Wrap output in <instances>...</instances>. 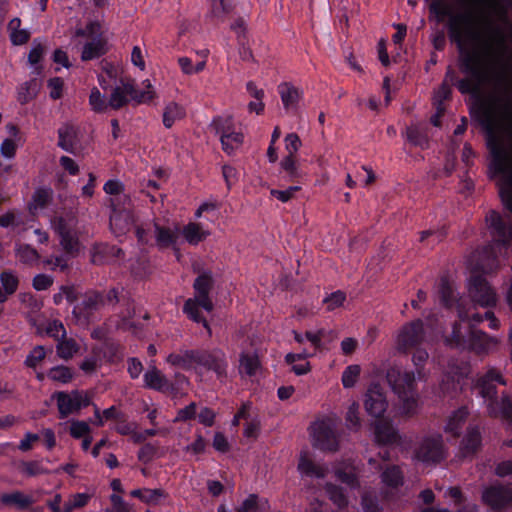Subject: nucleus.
<instances>
[{"label":"nucleus","mask_w":512,"mask_h":512,"mask_svg":"<svg viewBox=\"0 0 512 512\" xmlns=\"http://www.w3.org/2000/svg\"><path fill=\"white\" fill-rule=\"evenodd\" d=\"M195 364L214 371L219 378L226 376L227 363L225 354L220 349H196Z\"/></svg>","instance_id":"9b49d317"},{"label":"nucleus","mask_w":512,"mask_h":512,"mask_svg":"<svg viewBox=\"0 0 512 512\" xmlns=\"http://www.w3.org/2000/svg\"><path fill=\"white\" fill-rule=\"evenodd\" d=\"M90 427L85 421H72L70 425V434L74 438H83L82 448H88L92 442L90 436Z\"/></svg>","instance_id":"72a5a7b5"},{"label":"nucleus","mask_w":512,"mask_h":512,"mask_svg":"<svg viewBox=\"0 0 512 512\" xmlns=\"http://www.w3.org/2000/svg\"><path fill=\"white\" fill-rule=\"evenodd\" d=\"M424 340V323L421 319H415L400 328L396 338V349L399 352L407 353L420 346Z\"/></svg>","instance_id":"0eeeda50"},{"label":"nucleus","mask_w":512,"mask_h":512,"mask_svg":"<svg viewBox=\"0 0 512 512\" xmlns=\"http://www.w3.org/2000/svg\"><path fill=\"white\" fill-rule=\"evenodd\" d=\"M77 128L72 124L66 123L58 130V146L68 152H73L77 143Z\"/></svg>","instance_id":"4be33fe9"},{"label":"nucleus","mask_w":512,"mask_h":512,"mask_svg":"<svg viewBox=\"0 0 512 512\" xmlns=\"http://www.w3.org/2000/svg\"><path fill=\"white\" fill-rule=\"evenodd\" d=\"M0 281L2 284V289L6 291L7 294H13L18 288V278L10 271H3L0 275Z\"/></svg>","instance_id":"5fc2aeb1"},{"label":"nucleus","mask_w":512,"mask_h":512,"mask_svg":"<svg viewBox=\"0 0 512 512\" xmlns=\"http://www.w3.org/2000/svg\"><path fill=\"white\" fill-rule=\"evenodd\" d=\"M440 389L444 395L454 396L459 389V384L453 376L446 375L442 379Z\"/></svg>","instance_id":"774afa93"},{"label":"nucleus","mask_w":512,"mask_h":512,"mask_svg":"<svg viewBox=\"0 0 512 512\" xmlns=\"http://www.w3.org/2000/svg\"><path fill=\"white\" fill-rule=\"evenodd\" d=\"M346 300V294L342 291H336L324 299V303L327 305V309L332 311L338 307H341Z\"/></svg>","instance_id":"69168bd1"},{"label":"nucleus","mask_w":512,"mask_h":512,"mask_svg":"<svg viewBox=\"0 0 512 512\" xmlns=\"http://www.w3.org/2000/svg\"><path fill=\"white\" fill-rule=\"evenodd\" d=\"M110 501L112 504L111 512H135L133 506L125 502L123 498L116 493L110 496Z\"/></svg>","instance_id":"338daca9"},{"label":"nucleus","mask_w":512,"mask_h":512,"mask_svg":"<svg viewBox=\"0 0 512 512\" xmlns=\"http://www.w3.org/2000/svg\"><path fill=\"white\" fill-rule=\"evenodd\" d=\"M264 505H268L267 499L262 500L257 494H250L236 509V512H258Z\"/></svg>","instance_id":"a18cd8bd"},{"label":"nucleus","mask_w":512,"mask_h":512,"mask_svg":"<svg viewBox=\"0 0 512 512\" xmlns=\"http://www.w3.org/2000/svg\"><path fill=\"white\" fill-rule=\"evenodd\" d=\"M130 272L133 277L142 280L153 274L154 266L148 257L141 255L131 264Z\"/></svg>","instance_id":"cd10ccee"},{"label":"nucleus","mask_w":512,"mask_h":512,"mask_svg":"<svg viewBox=\"0 0 512 512\" xmlns=\"http://www.w3.org/2000/svg\"><path fill=\"white\" fill-rule=\"evenodd\" d=\"M359 408H360V406L357 402H353L348 407V410H347L346 416H345V420H346L347 427L350 429L357 430L361 426V421H360V417H359Z\"/></svg>","instance_id":"603ef678"},{"label":"nucleus","mask_w":512,"mask_h":512,"mask_svg":"<svg viewBox=\"0 0 512 512\" xmlns=\"http://www.w3.org/2000/svg\"><path fill=\"white\" fill-rule=\"evenodd\" d=\"M489 152L491 163L489 168L494 174H501L499 196L508 214L502 216L496 210H489L485 223L493 240L504 246L512 243V148L501 144L496 136L490 133Z\"/></svg>","instance_id":"f03ea898"},{"label":"nucleus","mask_w":512,"mask_h":512,"mask_svg":"<svg viewBox=\"0 0 512 512\" xmlns=\"http://www.w3.org/2000/svg\"><path fill=\"white\" fill-rule=\"evenodd\" d=\"M361 505L364 512H382L377 497L370 494H364L361 498Z\"/></svg>","instance_id":"0e129e2a"},{"label":"nucleus","mask_w":512,"mask_h":512,"mask_svg":"<svg viewBox=\"0 0 512 512\" xmlns=\"http://www.w3.org/2000/svg\"><path fill=\"white\" fill-rule=\"evenodd\" d=\"M48 463V461L45 462L44 460L21 461L18 465V470L28 477L49 474L51 469L48 467Z\"/></svg>","instance_id":"5701e85b"},{"label":"nucleus","mask_w":512,"mask_h":512,"mask_svg":"<svg viewBox=\"0 0 512 512\" xmlns=\"http://www.w3.org/2000/svg\"><path fill=\"white\" fill-rule=\"evenodd\" d=\"M200 307V300L189 298L184 303L183 311L192 321L201 323L203 327L207 330L208 335L211 336V328L207 320L201 315V312L199 310Z\"/></svg>","instance_id":"b1692460"},{"label":"nucleus","mask_w":512,"mask_h":512,"mask_svg":"<svg viewBox=\"0 0 512 512\" xmlns=\"http://www.w3.org/2000/svg\"><path fill=\"white\" fill-rule=\"evenodd\" d=\"M0 500L5 505H15L21 510L28 509L35 502L33 497L25 495L21 491L2 494Z\"/></svg>","instance_id":"393cba45"},{"label":"nucleus","mask_w":512,"mask_h":512,"mask_svg":"<svg viewBox=\"0 0 512 512\" xmlns=\"http://www.w3.org/2000/svg\"><path fill=\"white\" fill-rule=\"evenodd\" d=\"M438 295L441 304L447 308H455L458 317L461 321L467 320L468 310L466 309V303L462 300L456 291V287L453 281L448 276H442L438 284Z\"/></svg>","instance_id":"1a4fd4ad"},{"label":"nucleus","mask_w":512,"mask_h":512,"mask_svg":"<svg viewBox=\"0 0 512 512\" xmlns=\"http://www.w3.org/2000/svg\"><path fill=\"white\" fill-rule=\"evenodd\" d=\"M467 291L473 308L476 306L493 308L497 304L498 297L495 289L489 284L486 278L479 273H473L470 276Z\"/></svg>","instance_id":"39448f33"},{"label":"nucleus","mask_w":512,"mask_h":512,"mask_svg":"<svg viewBox=\"0 0 512 512\" xmlns=\"http://www.w3.org/2000/svg\"><path fill=\"white\" fill-rule=\"evenodd\" d=\"M281 168L287 172L291 179L300 177L295 156L287 155L280 163Z\"/></svg>","instance_id":"bf43d9fd"},{"label":"nucleus","mask_w":512,"mask_h":512,"mask_svg":"<svg viewBox=\"0 0 512 512\" xmlns=\"http://www.w3.org/2000/svg\"><path fill=\"white\" fill-rule=\"evenodd\" d=\"M186 115L185 109L176 102L169 103L163 112V125L171 128L176 120L183 119Z\"/></svg>","instance_id":"2f4dec72"},{"label":"nucleus","mask_w":512,"mask_h":512,"mask_svg":"<svg viewBox=\"0 0 512 512\" xmlns=\"http://www.w3.org/2000/svg\"><path fill=\"white\" fill-rule=\"evenodd\" d=\"M375 437L381 445H405L406 442L398 431L387 421L381 420L375 424Z\"/></svg>","instance_id":"dca6fc26"},{"label":"nucleus","mask_w":512,"mask_h":512,"mask_svg":"<svg viewBox=\"0 0 512 512\" xmlns=\"http://www.w3.org/2000/svg\"><path fill=\"white\" fill-rule=\"evenodd\" d=\"M57 405L61 418L68 416L73 411L78 410L77 408V397H80V391H73L71 394L65 392H57Z\"/></svg>","instance_id":"412c9836"},{"label":"nucleus","mask_w":512,"mask_h":512,"mask_svg":"<svg viewBox=\"0 0 512 512\" xmlns=\"http://www.w3.org/2000/svg\"><path fill=\"white\" fill-rule=\"evenodd\" d=\"M386 380L401 403V413L408 417L412 416L416 412L418 403L414 372L390 367L386 372Z\"/></svg>","instance_id":"7ed1b4c3"},{"label":"nucleus","mask_w":512,"mask_h":512,"mask_svg":"<svg viewBox=\"0 0 512 512\" xmlns=\"http://www.w3.org/2000/svg\"><path fill=\"white\" fill-rule=\"evenodd\" d=\"M124 91L125 96L129 95L132 99L136 100L138 103L147 102L155 98L156 93L152 90V84L149 80L146 81V91L138 92L134 85L130 82L123 83V87H121Z\"/></svg>","instance_id":"c85d7f7f"},{"label":"nucleus","mask_w":512,"mask_h":512,"mask_svg":"<svg viewBox=\"0 0 512 512\" xmlns=\"http://www.w3.org/2000/svg\"><path fill=\"white\" fill-rule=\"evenodd\" d=\"M135 316V308L131 306L130 301H128V307L126 313L121 316V319L117 322L116 328L123 331H131L134 334H137L138 331L141 330L139 324L130 321L131 318Z\"/></svg>","instance_id":"ea45409f"},{"label":"nucleus","mask_w":512,"mask_h":512,"mask_svg":"<svg viewBox=\"0 0 512 512\" xmlns=\"http://www.w3.org/2000/svg\"><path fill=\"white\" fill-rule=\"evenodd\" d=\"M128 103V99L126 98L124 91L121 87H116L113 89L109 101L108 107L112 109L118 110L125 106Z\"/></svg>","instance_id":"13d9d810"},{"label":"nucleus","mask_w":512,"mask_h":512,"mask_svg":"<svg viewBox=\"0 0 512 512\" xmlns=\"http://www.w3.org/2000/svg\"><path fill=\"white\" fill-rule=\"evenodd\" d=\"M48 377L53 381L68 383L72 380L73 373L69 367L57 366L50 369Z\"/></svg>","instance_id":"8fccbe9b"},{"label":"nucleus","mask_w":512,"mask_h":512,"mask_svg":"<svg viewBox=\"0 0 512 512\" xmlns=\"http://www.w3.org/2000/svg\"><path fill=\"white\" fill-rule=\"evenodd\" d=\"M46 352L44 346L38 345L34 347L31 353L25 360V365L30 368H35L45 358Z\"/></svg>","instance_id":"680f3d73"},{"label":"nucleus","mask_w":512,"mask_h":512,"mask_svg":"<svg viewBox=\"0 0 512 512\" xmlns=\"http://www.w3.org/2000/svg\"><path fill=\"white\" fill-rule=\"evenodd\" d=\"M364 406L367 413L380 418L388 408V401L384 388L379 383H372L365 394Z\"/></svg>","instance_id":"f8f14e48"},{"label":"nucleus","mask_w":512,"mask_h":512,"mask_svg":"<svg viewBox=\"0 0 512 512\" xmlns=\"http://www.w3.org/2000/svg\"><path fill=\"white\" fill-rule=\"evenodd\" d=\"M21 20L14 18L9 22L8 28L10 30V38L14 45H22L30 39V32L26 29H21Z\"/></svg>","instance_id":"c9c22d12"},{"label":"nucleus","mask_w":512,"mask_h":512,"mask_svg":"<svg viewBox=\"0 0 512 512\" xmlns=\"http://www.w3.org/2000/svg\"><path fill=\"white\" fill-rule=\"evenodd\" d=\"M430 10L440 17L450 16L449 35L460 50L459 68L469 76L457 81L459 91L477 93L485 84L494 87L495 94L484 110L487 147L492 133L503 146L512 148V76L503 63L504 31L487 17L477 19L472 10L451 14L435 2Z\"/></svg>","instance_id":"f257e3e1"},{"label":"nucleus","mask_w":512,"mask_h":512,"mask_svg":"<svg viewBox=\"0 0 512 512\" xmlns=\"http://www.w3.org/2000/svg\"><path fill=\"white\" fill-rule=\"evenodd\" d=\"M105 41L102 39L92 40L85 44L81 59L82 61H89L94 58H98L105 54Z\"/></svg>","instance_id":"e433bc0d"},{"label":"nucleus","mask_w":512,"mask_h":512,"mask_svg":"<svg viewBox=\"0 0 512 512\" xmlns=\"http://www.w3.org/2000/svg\"><path fill=\"white\" fill-rule=\"evenodd\" d=\"M60 244L67 254L75 256L79 252L80 243L73 232L61 236Z\"/></svg>","instance_id":"de8ad7c7"},{"label":"nucleus","mask_w":512,"mask_h":512,"mask_svg":"<svg viewBox=\"0 0 512 512\" xmlns=\"http://www.w3.org/2000/svg\"><path fill=\"white\" fill-rule=\"evenodd\" d=\"M326 492L329 496V499L340 509H344L348 506L349 501L348 497L341 486L327 483L326 484Z\"/></svg>","instance_id":"58836bf2"},{"label":"nucleus","mask_w":512,"mask_h":512,"mask_svg":"<svg viewBox=\"0 0 512 512\" xmlns=\"http://www.w3.org/2000/svg\"><path fill=\"white\" fill-rule=\"evenodd\" d=\"M444 441L441 434L436 432L428 433L424 436L420 448H443Z\"/></svg>","instance_id":"e2e57ef3"},{"label":"nucleus","mask_w":512,"mask_h":512,"mask_svg":"<svg viewBox=\"0 0 512 512\" xmlns=\"http://www.w3.org/2000/svg\"><path fill=\"white\" fill-rule=\"evenodd\" d=\"M240 371H244L247 375H255L257 369L260 367V360L257 354L241 353L240 354Z\"/></svg>","instance_id":"a19ab883"},{"label":"nucleus","mask_w":512,"mask_h":512,"mask_svg":"<svg viewBox=\"0 0 512 512\" xmlns=\"http://www.w3.org/2000/svg\"><path fill=\"white\" fill-rule=\"evenodd\" d=\"M381 480L387 487L397 489L404 484V475L399 466L391 465L382 472Z\"/></svg>","instance_id":"a878e982"},{"label":"nucleus","mask_w":512,"mask_h":512,"mask_svg":"<svg viewBox=\"0 0 512 512\" xmlns=\"http://www.w3.org/2000/svg\"><path fill=\"white\" fill-rule=\"evenodd\" d=\"M482 501L494 511H501L512 504V487L490 485L482 493Z\"/></svg>","instance_id":"9d476101"},{"label":"nucleus","mask_w":512,"mask_h":512,"mask_svg":"<svg viewBox=\"0 0 512 512\" xmlns=\"http://www.w3.org/2000/svg\"><path fill=\"white\" fill-rule=\"evenodd\" d=\"M298 470L301 474L308 477H315L318 479L325 478L327 474V469L321 465L314 463L311 459L308 458L307 450H302L299 463Z\"/></svg>","instance_id":"6ab92c4d"},{"label":"nucleus","mask_w":512,"mask_h":512,"mask_svg":"<svg viewBox=\"0 0 512 512\" xmlns=\"http://www.w3.org/2000/svg\"><path fill=\"white\" fill-rule=\"evenodd\" d=\"M216 134L220 135L222 149L231 154L243 143V134L234 131L232 116L215 118L211 124Z\"/></svg>","instance_id":"6e6552de"},{"label":"nucleus","mask_w":512,"mask_h":512,"mask_svg":"<svg viewBox=\"0 0 512 512\" xmlns=\"http://www.w3.org/2000/svg\"><path fill=\"white\" fill-rule=\"evenodd\" d=\"M102 302L103 299L100 293L91 292L86 294L83 301L74 307L73 317L78 323L88 324L90 316L98 310Z\"/></svg>","instance_id":"2eb2a0df"},{"label":"nucleus","mask_w":512,"mask_h":512,"mask_svg":"<svg viewBox=\"0 0 512 512\" xmlns=\"http://www.w3.org/2000/svg\"><path fill=\"white\" fill-rule=\"evenodd\" d=\"M110 202V228L116 236L125 235L135 224L130 198L124 195L111 199Z\"/></svg>","instance_id":"20e7f679"},{"label":"nucleus","mask_w":512,"mask_h":512,"mask_svg":"<svg viewBox=\"0 0 512 512\" xmlns=\"http://www.w3.org/2000/svg\"><path fill=\"white\" fill-rule=\"evenodd\" d=\"M213 286L214 280L210 272L200 274L193 284L195 290L194 299L200 300L201 307L208 312H211L214 308L213 302L209 296Z\"/></svg>","instance_id":"4468645a"},{"label":"nucleus","mask_w":512,"mask_h":512,"mask_svg":"<svg viewBox=\"0 0 512 512\" xmlns=\"http://www.w3.org/2000/svg\"><path fill=\"white\" fill-rule=\"evenodd\" d=\"M57 354L60 358L64 360H68L73 357L75 353L79 350V345L77 342L69 338H61V341L57 344Z\"/></svg>","instance_id":"37998d69"},{"label":"nucleus","mask_w":512,"mask_h":512,"mask_svg":"<svg viewBox=\"0 0 512 512\" xmlns=\"http://www.w3.org/2000/svg\"><path fill=\"white\" fill-rule=\"evenodd\" d=\"M134 498L141 500L146 504H156L158 500L165 495L162 489H134L130 492Z\"/></svg>","instance_id":"4c0bfd02"},{"label":"nucleus","mask_w":512,"mask_h":512,"mask_svg":"<svg viewBox=\"0 0 512 512\" xmlns=\"http://www.w3.org/2000/svg\"><path fill=\"white\" fill-rule=\"evenodd\" d=\"M40 81L37 78H33L25 82L18 92V100L21 104H26L34 99L40 90Z\"/></svg>","instance_id":"f704fd0d"},{"label":"nucleus","mask_w":512,"mask_h":512,"mask_svg":"<svg viewBox=\"0 0 512 512\" xmlns=\"http://www.w3.org/2000/svg\"><path fill=\"white\" fill-rule=\"evenodd\" d=\"M407 140L414 146L426 149L429 146V139L426 133L417 126H409L406 129Z\"/></svg>","instance_id":"79ce46f5"},{"label":"nucleus","mask_w":512,"mask_h":512,"mask_svg":"<svg viewBox=\"0 0 512 512\" xmlns=\"http://www.w3.org/2000/svg\"><path fill=\"white\" fill-rule=\"evenodd\" d=\"M481 439L482 437L479 427H468L467 433L463 439V448H478L481 445Z\"/></svg>","instance_id":"3c124183"},{"label":"nucleus","mask_w":512,"mask_h":512,"mask_svg":"<svg viewBox=\"0 0 512 512\" xmlns=\"http://www.w3.org/2000/svg\"><path fill=\"white\" fill-rule=\"evenodd\" d=\"M144 380L146 386L151 389L162 392L174 390V385L170 383L155 366L150 367V369L144 374Z\"/></svg>","instance_id":"a211bd4d"},{"label":"nucleus","mask_w":512,"mask_h":512,"mask_svg":"<svg viewBox=\"0 0 512 512\" xmlns=\"http://www.w3.org/2000/svg\"><path fill=\"white\" fill-rule=\"evenodd\" d=\"M494 381L505 384V381L501 375V373L495 369H489L485 375L481 376L475 385V389L478 390V393L489 402L497 400V387L493 383Z\"/></svg>","instance_id":"ddd939ff"},{"label":"nucleus","mask_w":512,"mask_h":512,"mask_svg":"<svg viewBox=\"0 0 512 512\" xmlns=\"http://www.w3.org/2000/svg\"><path fill=\"white\" fill-rule=\"evenodd\" d=\"M183 235L190 244H197L206 238L208 232L203 231L197 223H189L184 227Z\"/></svg>","instance_id":"c03bdc74"},{"label":"nucleus","mask_w":512,"mask_h":512,"mask_svg":"<svg viewBox=\"0 0 512 512\" xmlns=\"http://www.w3.org/2000/svg\"><path fill=\"white\" fill-rule=\"evenodd\" d=\"M444 342L450 348H460L463 349L466 347V340L461 333V324L458 322H454L452 327V332L450 335L444 338Z\"/></svg>","instance_id":"49530a36"},{"label":"nucleus","mask_w":512,"mask_h":512,"mask_svg":"<svg viewBox=\"0 0 512 512\" xmlns=\"http://www.w3.org/2000/svg\"><path fill=\"white\" fill-rule=\"evenodd\" d=\"M196 350H185L178 354L172 353L167 357V362L173 366L189 370L195 364Z\"/></svg>","instance_id":"7c9ffc66"},{"label":"nucleus","mask_w":512,"mask_h":512,"mask_svg":"<svg viewBox=\"0 0 512 512\" xmlns=\"http://www.w3.org/2000/svg\"><path fill=\"white\" fill-rule=\"evenodd\" d=\"M468 415V412L465 408L459 409L455 414L450 418L449 423L446 427V433H451L453 437L459 436V425L463 422Z\"/></svg>","instance_id":"09e8293b"},{"label":"nucleus","mask_w":512,"mask_h":512,"mask_svg":"<svg viewBox=\"0 0 512 512\" xmlns=\"http://www.w3.org/2000/svg\"><path fill=\"white\" fill-rule=\"evenodd\" d=\"M156 244L160 249L174 245L178 239V234L168 227L160 226L154 223Z\"/></svg>","instance_id":"c756f323"},{"label":"nucleus","mask_w":512,"mask_h":512,"mask_svg":"<svg viewBox=\"0 0 512 512\" xmlns=\"http://www.w3.org/2000/svg\"><path fill=\"white\" fill-rule=\"evenodd\" d=\"M415 451V457L418 459H421L423 461H429L432 460L433 462H439L442 459H444L446 455L447 450H414Z\"/></svg>","instance_id":"4d7b16f0"},{"label":"nucleus","mask_w":512,"mask_h":512,"mask_svg":"<svg viewBox=\"0 0 512 512\" xmlns=\"http://www.w3.org/2000/svg\"><path fill=\"white\" fill-rule=\"evenodd\" d=\"M89 104L91 105L92 110L97 113L105 112L108 108V103L105 102L104 97L96 87L91 90Z\"/></svg>","instance_id":"864d4df0"},{"label":"nucleus","mask_w":512,"mask_h":512,"mask_svg":"<svg viewBox=\"0 0 512 512\" xmlns=\"http://www.w3.org/2000/svg\"><path fill=\"white\" fill-rule=\"evenodd\" d=\"M487 408L490 416H500L512 424V401L509 396H503L500 401L489 402Z\"/></svg>","instance_id":"aec40b11"},{"label":"nucleus","mask_w":512,"mask_h":512,"mask_svg":"<svg viewBox=\"0 0 512 512\" xmlns=\"http://www.w3.org/2000/svg\"><path fill=\"white\" fill-rule=\"evenodd\" d=\"M52 194L53 193L51 189H37L32 196L31 202L29 203L30 212L34 213L38 209H43L47 207L52 200Z\"/></svg>","instance_id":"473e14b6"},{"label":"nucleus","mask_w":512,"mask_h":512,"mask_svg":"<svg viewBox=\"0 0 512 512\" xmlns=\"http://www.w3.org/2000/svg\"><path fill=\"white\" fill-rule=\"evenodd\" d=\"M17 255L23 263H32L39 258L38 252L29 245H20L17 249Z\"/></svg>","instance_id":"052dcab7"},{"label":"nucleus","mask_w":512,"mask_h":512,"mask_svg":"<svg viewBox=\"0 0 512 512\" xmlns=\"http://www.w3.org/2000/svg\"><path fill=\"white\" fill-rule=\"evenodd\" d=\"M491 342L492 339L485 332L474 329L471 326L469 336V347L471 350L476 353H483L489 348Z\"/></svg>","instance_id":"bb28decb"},{"label":"nucleus","mask_w":512,"mask_h":512,"mask_svg":"<svg viewBox=\"0 0 512 512\" xmlns=\"http://www.w3.org/2000/svg\"><path fill=\"white\" fill-rule=\"evenodd\" d=\"M279 94L286 111L296 109L302 97L300 89L290 82H283L279 85Z\"/></svg>","instance_id":"f3484780"},{"label":"nucleus","mask_w":512,"mask_h":512,"mask_svg":"<svg viewBox=\"0 0 512 512\" xmlns=\"http://www.w3.org/2000/svg\"><path fill=\"white\" fill-rule=\"evenodd\" d=\"M361 368L359 365L348 366L342 375V383L345 388L353 387L360 375Z\"/></svg>","instance_id":"6e6d98bb"},{"label":"nucleus","mask_w":512,"mask_h":512,"mask_svg":"<svg viewBox=\"0 0 512 512\" xmlns=\"http://www.w3.org/2000/svg\"><path fill=\"white\" fill-rule=\"evenodd\" d=\"M310 431L316 447L338 448L345 444L344 431H338L336 423L332 419L316 421L312 424Z\"/></svg>","instance_id":"423d86ee"}]
</instances>
